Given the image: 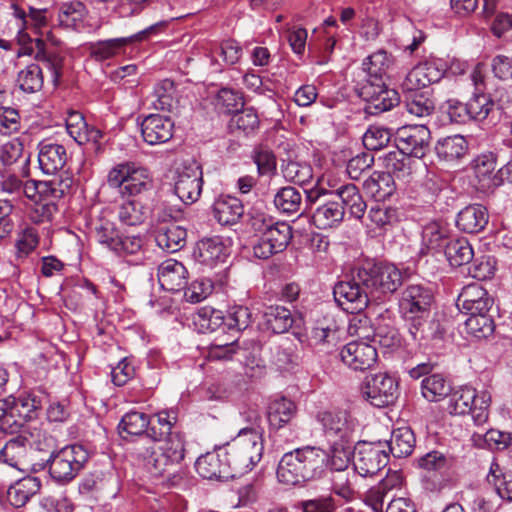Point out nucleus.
I'll use <instances>...</instances> for the list:
<instances>
[{"mask_svg":"<svg viewBox=\"0 0 512 512\" xmlns=\"http://www.w3.org/2000/svg\"><path fill=\"white\" fill-rule=\"evenodd\" d=\"M184 439L181 435L170 436L162 445L157 441H149L148 445L136 447L138 459L143 462L145 470L154 479H162L161 483L173 486L181 476L175 472V467L184 458Z\"/></svg>","mask_w":512,"mask_h":512,"instance_id":"2","label":"nucleus"},{"mask_svg":"<svg viewBox=\"0 0 512 512\" xmlns=\"http://www.w3.org/2000/svg\"><path fill=\"white\" fill-rule=\"evenodd\" d=\"M408 113L417 117H426L434 111V102L421 91L403 92Z\"/></svg>","mask_w":512,"mask_h":512,"instance_id":"53","label":"nucleus"},{"mask_svg":"<svg viewBox=\"0 0 512 512\" xmlns=\"http://www.w3.org/2000/svg\"><path fill=\"white\" fill-rule=\"evenodd\" d=\"M10 9L12 10L13 17L21 22V26L24 29H30L38 36L35 39L37 51L34 58L39 62L45 63L52 70L55 80H58L63 66V57L57 52L48 51L45 40L42 38L44 35L43 29L49 25V10L47 8L38 9L29 6L28 12H26L16 3H11Z\"/></svg>","mask_w":512,"mask_h":512,"instance_id":"4","label":"nucleus"},{"mask_svg":"<svg viewBox=\"0 0 512 512\" xmlns=\"http://www.w3.org/2000/svg\"><path fill=\"white\" fill-rule=\"evenodd\" d=\"M146 217L144 206L135 200L125 201L118 207V219L124 225H140Z\"/></svg>","mask_w":512,"mask_h":512,"instance_id":"56","label":"nucleus"},{"mask_svg":"<svg viewBox=\"0 0 512 512\" xmlns=\"http://www.w3.org/2000/svg\"><path fill=\"white\" fill-rule=\"evenodd\" d=\"M448 238V231L439 222L426 224L422 231V245L428 251H438L445 247Z\"/></svg>","mask_w":512,"mask_h":512,"instance_id":"54","label":"nucleus"},{"mask_svg":"<svg viewBox=\"0 0 512 512\" xmlns=\"http://www.w3.org/2000/svg\"><path fill=\"white\" fill-rule=\"evenodd\" d=\"M408 333L419 347H428L441 341L445 328L433 312L405 317Z\"/></svg>","mask_w":512,"mask_h":512,"instance_id":"12","label":"nucleus"},{"mask_svg":"<svg viewBox=\"0 0 512 512\" xmlns=\"http://www.w3.org/2000/svg\"><path fill=\"white\" fill-rule=\"evenodd\" d=\"M447 409L454 415L470 413L477 426L485 424L489 416L490 396L487 392L477 394L476 389L462 386L450 392Z\"/></svg>","mask_w":512,"mask_h":512,"instance_id":"10","label":"nucleus"},{"mask_svg":"<svg viewBox=\"0 0 512 512\" xmlns=\"http://www.w3.org/2000/svg\"><path fill=\"white\" fill-rule=\"evenodd\" d=\"M473 169L480 189L487 190L498 185L496 161L493 155L483 154L478 156L473 161Z\"/></svg>","mask_w":512,"mask_h":512,"instance_id":"41","label":"nucleus"},{"mask_svg":"<svg viewBox=\"0 0 512 512\" xmlns=\"http://www.w3.org/2000/svg\"><path fill=\"white\" fill-rule=\"evenodd\" d=\"M358 94L367 102L366 112L373 115L388 111L399 103V95L395 90L372 82L364 84Z\"/></svg>","mask_w":512,"mask_h":512,"instance_id":"21","label":"nucleus"},{"mask_svg":"<svg viewBox=\"0 0 512 512\" xmlns=\"http://www.w3.org/2000/svg\"><path fill=\"white\" fill-rule=\"evenodd\" d=\"M379 160L382 161V166L385 168L384 172L389 173L392 178L405 180L412 174L414 163L412 157L396 147L381 156Z\"/></svg>","mask_w":512,"mask_h":512,"instance_id":"34","label":"nucleus"},{"mask_svg":"<svg viewBox=\"0 0 512 512\" xmlns=\"http://www.w3.org/2000/svg\"><path fill=\"white\" fill-rule=\"evenodd\" d=\"M373 343L379 344L381 347L393 349L401 344V336L398 330L390 325H378L372 338Z\"/></svg>","mask_w":512,"mask_h":512,"instance_id":"64","label":"nucleus"},{"mask_svg":"<svg viewBox=\"0 0 512 512\" xmlns=\"http://www.w3.org/2000/svg\"><path fill=\"white\" fill-rule=\"evenodd\" d=\"M87 9L82 2L73 1L61 4L58 12V26L79 30L83 27Z\"/></svg>","mask_w":512,"mask_h":512,"instance_id":"40","label":"nucleus"},{"mask_svg":"<svg viewBox=\"0 0 512 512\" xmlns=\"http://www.w3.org/2000/svg\"><path fill=\"white\" fill-rule=\"evenodd\" d=\"M44 84L42 68L37 63H31L17 73L16 85L25 93H36Z\"/></svg>","mask_w":512,"mask_h":512,"instance_id":"46","label":"nucleus"},{"mask_svg":"<svg viewBox=\"0 0 512 512\" xmlns=\"http://www.w3.org/2000/svg\"><path fill=\"white\" fill-rule=\"evenodd\" d=\"M150 420L143 412L131 411L126 413L119 424V428L129 435H142L148 433Z\"/></svg>","mask_w":512,"mask_h":512,"instance_id":"60","label":"nucleus"},{"mask_svg":"<svg viewBox=\"0 0 512 512\" xmlns=\"http://www.w3.org/2000/svg\"><path fill=\"white\" fill-rule=\"evenodd\" d=\"M466 104L471 119L475 121L485 120L494 107L493 100L485 92H473Z\"/></svg>","mask_w":512,"mask_h":512,"instance_id":"57","label":"nucleus"},{"mask_svg":"<svg viewBox=\"0 0 512 512\" xmlns=\"http://www.w3.org/2000/svg\"><path fill=\"white\" fill-rule=\"evenodd\" d=\"M143 140L149 145H159L170 141L174 134V122L170 117L150 114L141 123Z\"/></svg>","mask_w":512,"mask_h":512,"instance_id":"26","label":"nucleus"},{"mask_svg":"<svg viewBox=\"0 0 512 512\" xmlns=\"http://www.w3.org/2000/svg\"><path fill=\"white\" fill-rule=\"evenodd\" d=\"M38 161L45 174H55L65 166L68 155L66 148L58 143L44 140L38 145Z\"/></svg>","mask_w":512,"mask_h":512,"instance_id":"29","label":"nucleus"},{"mask_svg":"<svg viewBox=\"0 0 512 512\" xmlns=\"http://www.w3.org/2000/svg\"><path fill=\"white\" fill-rule=\"evenodd\" d=\"M215 101L216 107L223 113H236L244 105L242 93L231 88H221Z\"/></svg>","mask_w":512,"mask_h":512,"instance_id":"61","label":"nucleus"},{"mask_svg":"<svg viewBox=\"0 0 512 512\" xmlns=\"http://www.w3.org/2000/svg\"><path fill=\"white\" fill-rule=\"evenodd\" d=\"M339 355L342 362L355 371L370 369L377 361L375 346L363 341L347 343Z\"/></svg>","mask_w":512,"mask_h":512,"instance_id":"23","label":"nucleus"},{"mask_svg":"<svg viewBox=\"0 0 512 512\" xmlns=\"http://www.w3.org/2000/svg\"><path fill=\"white\" fill-rule=\"evenodd\" d=\"M297 407L286 397H277L267 407V419L272 429L278 430L288 424L295 416Z\"/></svg>","mask_w":512,"mask_h":512,"instance_id":"37","label":"nucleus"},{"mask_svg":"<svg viewBox=\"0 0 512 512\" xmlns=\"http://www.w3.org/2000/svg\"><path fill=\"white\" fill-rule=\"evenodd\" d=\"M452 391L450 383L441 374H432L425 377L421 383V392L430 402L440 401Z\"/></svg>","mask_w":512,"mask_h":512,"instance_id":"50","label":"nucleus"},{"mask_svg":"<svg viewBox=\"0 0 512 512\" xmlns=\"http://www.w3.org/2000/svg\"><path fill=\"white\" fill-rule=\"evenodd\" d=\"M489 214L486 207L480 204L468 205L457 215L456 225L465 233H479L487 226Z\"/></svg>","mask_w":512,"mask_h":512,"instance_id":"31","label":"nucleus"},{"mask_svg":"<svg viewBox=\"0 0 512 512\" xmlns=\"http://www.w3.org/2000/svg\"><path fill=\"white\" fill-rule=\"evenodd\" d=\"M444 253L450 265L454 267L469 264L474 257L469 241L463 237L448 241Z\"/></svg>","mask_w":512,"mask_h":512,"instance_id":"45","label":"nucleus"},{"mask_svg":"<svg viewBox=\"0 0 512 512\" xmlns=\"http://www.w3.org/2000/svg\"><path fill=\"white\" fill-rule=\"evenodd\" d=\"M392 137L390 129L372 125L364 133L362 141L367 150L377 151L386 147Z\"/></svg>","mask_w":512,"mask_h":512,"instance_id":"62","label":"nucleus"},{"mask_svg":"<svg viewBox=\"0 0 512 512\" xmlns=\"http://www.w3.org/2000/svg\"><path fill=\"white\" fill-rule=\"evenodd\" d=\"M492 305L493 298L477 282L466 285L457 299V307L467 315L488 313Z\"/></svg>","mask_w":512,"mask_h":512,"instance_id":"25","label":"nucleus"},{"mask_svg":"<svg viewBox=\"0 0 512 512\" xmlns=\"http://www.w3.org/2000/svg\"><path fill=\"white\" fill-rule=\"evenodd\" d=\"M316 418L321 423L328 440L353 438L357 421L348 411L341 409L321 411Z\"/></svg>","mask_w":512,"mask_h":512,"instance_id":"16","label":"nucleus"},{"mask_svg":"<svg viewBox=\"0 0 512 512\" xmlns=\"http://www.w3.org/2000/svg\"><path fill=\"white\" fill-rule=\"evenodd\" d=\"M301 512H336L338 501L332 494L318 495L298 503Z\"/></svg>","mask_w":512,"mask_h":512,"instance_id":"63","label":"nucleus"},{"mask_svg":"<svg viewBox=\"0 0 512 512\" xmlns=\"http://www.w3.org/2000/svg\"><path fill=\"white\" fill-rule=\"evenodd\" d=\"M175 85L170 79H164L154 88L155 101L153 106L157 110L171 111L175 103Z\"/></svg>","mask_w":512,"mask_h":512,"instance_id":"59","label":"nucleus"},{"mask_svg":"<svg viewBox=\"0 0 512 512\" xmlns=\"http://www.w3.org/2000/svg\"><path fill=\"white\" fill-rule=\"evenodd\" d=\"M158 281L162 289L179 292L188 284V271L181 262L167 259L158 268Z\"/></svg>","mask_w":512,"mask_h":512,"instance_id":"27","label":"nucleus"},{"mask_svg":"<svg viewBox=\"0 0 512 512\" xmlns=\"http://www.w3.org/2000/svg\"><path fill=\"white\" fill-rule=\"evenodd\" d=\"M225 458L237 477L251 471L262 459L264 439L258 433H237L223 445Z\"/></svg>","mask_w":512,"mask_h":512,"instance_id":"5","label":"nucleus"},{"mask_svg":"<svg viewBox=\"0 0 512 512\" xmlns=\"http://www.w3.org/2000/svg\"><path fill=\"white\" fill-rule=\"evenodd\" d=\"M327 186L334 191V196L341 199L343 208L348 209L350 215L356 219H361L366 211L367 204L363 199L359 189L352 183L336 187L330 180L326 181Z\"/></svg>","mask_w":512,"mask_h":512,"instance_id":"30","label":"nucleus"},{"mask_svg":"<svg viewBox=\"0 0 512 512\" xmlns=\"http://www.w3.org/2000/svg\"><path fill=\"white\" fill-rule=\"evenodd\" d=\"M444 73V66L434 60L419 63L407 73L401 83V90L402 92L420 91L438 82Z\"/></svg>","mask_w":512,"mask_h":512,"instance_id":"19","label":"nucleus"},{"mask_svg":"<svg viewBox=\"0 0 512 512\" xmlns=\"http://www.w3.org/2000/svg\"><path fill=\"white\" fill-rule=\"evenodd\" d=\"M388 454L378 443L358 442L354 448L353 465L359 475L373 476L388 464Z\"/></svg>","mask_w":512,"mask_h":512,"instance_id":"14","label":"nucleus"},{"mask_svg":"<svg viewBox=\"0 0 512 512\" xmlns=\"http://www.w3.org/2000/svg\"><path fill=\"white\" fill-rule=\"evenodd\" d=\"M259 117L253 108L242 109L230 119L229 127L232 132H242L245 135L255 132L259 128Z\"/></svg>","mask_w":512,"mask_h":512,"instance_id":"55","label":"nucleus"},{"mask_svg":"<svg viewBox=\"0 0 512 512\" xmlns=\"http://www.w3.org/2000/svg\"><path fill=\"white\" fill-rule=\"evenodd\" d=\"M41 488V481L37 477L26 476L12 484L7 490V500L15 508H21Z\"/></svg>","mask_w":512,"mask_h":512,"instance_id":"36","label":"nucleus"},{"mask_svg":"<svg viewBox=\"0 0 512 512\" xmlns=\"http://www.w3.org/2000/svg\"><path fill=\"white\" fill-rule=\"evenodd\" d=\"M42 407L41 400L33 393L22 394L18 398L14 397V403L11 405L14 420H17V433L25 425L38 417V412Z\"/></svg>","mask_w":512,"mask_h":512,"instance_id":"33","label":"nucleus"},{"mask_svg":"<svg viewBox=\"0 0 512 512\" xmlns=\"http://www.w3.org/2000/svg\"><path fill=\"white\" fill-rule=\"evenodd\" d=\"M465 321V329L468 334L477 338H488L494 333L495 323L488 313L468 314Z\"/></svg>","mask_w":512,"mask_h":512,"instance_id":"52","label":"nucleus"},{"mask_svg":"<svg viewBox=\"0 0 512 512\" xmlns=\"http://www.w3.org/2000/svg\"><path fill=\"white\" fill-rule=\"evenodd\" d=\"M29 440L23 435L9 439L0 449V462L19 471L28 469Z\"/></svg>","mask_w":512,"mask_h":512,"instance_id":"28","label":"nucleus"},{"mask_svg":"<svg viewBox=\"0 0 512 512\" xmlns=\"http://www.w3.org/2000/svg\"><path fill=\"white\" fill-rule=\"evenodd\" d=\"M329 441V449L326 451L327 456V469L331 470H343L348 468L351 454L352 445L354 443L353 438L348 439H334Z\"/></svg>","mask_w":512,"mask_h":512,"instance_id":"38","label":"nucleus"},{"mask_svg":"<svg viewBox=\"0 0 512 512\" xmlns=\"http://www.w3.org/2000/svg\"><path fill=\"white\" fill-rule=\"evenodd\" d=\"M343 309L350 311L353 316L349 320L348 333L351 336H357L359 339L372 341L375 329L372 326L369 317L362 313L363 310L357 311L348 309V304L341 305Z\"/></svg>","mask_w":512,"mask_h":512,"instance_id":"51","label":"nucleus"},{"mask_svg":"<svg viewBox=\"0 0 512 512\" xmlns=\"http://www.w3.org/2000/svg\"><path fill=\"white\" fill-rule=\"evenodd\" d=\"M327 456L325 450L306 446L285 453L277 467L279 482L287 485H303L316 481L327 473Z\"/></svg>","mask_w":512,"mask_h":512,"instance_id":"3","label":"nucleus"},{"mask_svg":"<svg viewBox=\"0 0 512 512\" xmlns=\"http://www.w3.org/2000/svg\"><path fill=\"white\" fill-rule=\"evenodd\" d=\"M218 320L221 321L220 327L223 331L227 328L239 333L248 328L252 323V313L248 307L235 305L229 309L225 317H223L219 311L213 312L209 319V326H211L212 323L217 324Z\"/></svg>","mask_w":512,"mask_h":512,"instance_id":"32","label":"nucleus"},{"mask_svg":"<svg viewBox=\"0 0 512 512\" xmlns=\"http://www.w3.org/2000/svg\"><path fill=\"white\" fill-rule=\"evenodd\" d=\"M156 423L153 422L148 429V436L153 439V441H161L164 437L167 436V439L170 436H174L171 432L173 425L176 422V416L173 412L169 411H161L155 415Z\"/></svg>","mask_w":512,"mask_h":512,"instance_id":"58","label":"nucleus"},{"mask_svg":"<svg viewBox=\"0 0 512 512\" xmlns=\"http://www.w3.org/2000/svg\"><path fill=\"white\" fill-rule=\"evenodd\" d=\"M92 233L101 245L119 256L136 255L143 247V239L139 235H125L113 221L102 215L93 223Z\"/></svg>","mask_w":512,"mask_h":512,"instance_id":"8","label":"nucleus"},{"mask_svg":"<svg viewBox=\"0 0 512 512\" xmlns=\"http://www.w3.org/2000/svg\"><path fill=\"white\" fill-rule=\"evenodd\" d=\"M197 473L204 479L227 480L236 478L228 458H225L224 448L218 447L214 452L200 456L195 463Z\"/></svg>","mask_w":512,"mask_h":512,"instance_id":"20","label":"nucleus"},{"mask_svg":"<svg viewBox=\"0 0 512 512\" xmlns=\"http://www.w3.org/2000/svg\"><path fill=\"white\" fill-rule=\"evenodd\" d=\"M192 255L197 263L213 268L225 262L229 251L221 237L213 236L197 241Z\"/></svg>","mask_w":512,"mask_h":512,"instance_id":"24","label":"nucleus"},{"mask_svg":"<svg viewBox=\"0 0 512 512\" xmlns=\"http://www.w3.org/2000/svg\"><path fill=\"white\" fill-rule=\"evenodd\" d=\"M430 139V131L424 125L405 126L398 129L395 143L396 148L411 157L425 156Z\"/></svg>","mask_w":512,"mask_h":512,"instance_id":"18","label":"nucleus"},{"mask_svg":"<svg viewBox=\"0 0 512 512\" xmlns=\"http://www.w3.org/2000/svg\"><path fill=\"white\" fill-rule=\"evenodd\" d=\"M212 212L214 218L221 225H233L243 216L244 208L236 197L225 196L215 200Z\"/></svg>","mask_w":512,"mask_h":512,"instance_id":"35","label":"nucleus"},{"mask_svg":"<svg viewBox=\"0 0 512 512\" xmlns=\"http://www.w3.org/2000/svg\"><path fill=\"white\" fill-rule=\"evenodd\" d=\"M111 188L118 189L125 197H136L153 189L154 182L148 168L132 161L114 165L107 176Z\"/></svg>","mask_w":512,"mask_h":512,"instance_id":"6","label":"nucleus"},{"mask_svg":"<svg viewBox=\"0 0 512 512\" xmlns=\"http://www.w3.org/2000/svg\"><path fill=\"white\" fill-rule=\"evenodd\" d=\"M363 189L376 201H384L395 191L394 179L389 173L375 171L364 181Z\"/></svg>","mask_w":512,"mask_h":512,"instance_id":"39","label":"nucleus"},{"mask_svg":"<svg viewBox=\"0 0 512 512\" xmlns=\"http://www.w3.org/2000/svg\"><path fill=\"white\" fill-rule=\"evenodd\" d=\"M274 205L281 213H299L303 206L302 193L293 186L282 187L274 196Z\"/></svg>","mask_w":512,"mask_h":512,"instance_id":"47","label":"nucleus"},{"mask_svg":"<svg viewBox=\"0 0 512 512\" xmlns=\"http://www.w3.org/2000/svg\"><path fill=\"white\" fill-rule=\"evenodd\" d=\"M187 231L181 226L171 224L162 227L156 234L157 245L167 251L174 253L182 249L186 244Z\"/></svg>","mask_w":512,"mask_h":512,"instance_id":"42","label":"nucleus"},{"mask_svg":"<svg viewBox=\"0 0 512 512\" xmlns=\"http://www.w3.org/2000/svg\"><path fill=\"white\" fill-rule=\"evenodd\" d=\"M88 458V451L82 445L73 444L52 452L43 468L48 465L51 478L65 484L78 475Z\"/></svg>","mask_w":512,"mask_h":512,"instance_id":"9","label":"nucleus"},{"mask_svg":"<svg viewBox=\"0 0 512 512\" xmlns=\"http://www.w3.org/2000/svg\"><path fill=\"white\" fill-rule=\"evenodd\" d=\"M166 25L167 22L161 21L130 37L114 38L91 43L89 46V54L96 61L108 60L118 55L128 44L133 41L144 40L149 34L157 33L159 29L166 27Z\"/></svg>","mask_w":512,"mask_h":512,"instance_id":"15","label":"nucleus"},{"mask_svg":"<svg viewBox=\"0 0 512 512\" xmlns=\"http://www.w3.org/2000/svg\"><path fill=\"white\" fill-rule=\"evenodd\" d=\"M203 172L196 161L183 164L175 177L174 192L185 204L195 203L202 192Z\"/></svg>","mask_w":512,"mask_h":512,"instance_id":"13","label":"nucleus"},{"mask_svg":"<svg viewBox=\"0 0 512 512\" xmlns=\"http://www.w3.org/2000/svg\"><path fill=\"white\" fill-rule=\"evenodd\" d=\"M389 449L396 458L409 456L415 447V436L409 427L394 429L389 441Z\"/></svg>","mask_w":512,"mask_h":512,"instance_id":"49","label":"nucleus"},{"mask_svg":"<svg viewBox=\"0 0 512 512\" xmlns=\"http://www.w3.org/2000/svg\"><path fill=\"white\" fill-rule=\"evenodd\" d=\"M292 239V228L285 222H278L274 230L260 235L253 244V255L258 259H268L284 251Z\"/></svg>","mask_w":512,"mask_h":512,"instance_id":"17","label":"nucleus"},{"mask_svg":"<svg viewBox=\"0 0 512 512\" xmlns=\"http://www.w3.org/2000/svg\"><path fill=\"white\" fill-rule=\"evenodd\" d=\"M402 282V273L394 264L366 262L353 271L351 280L337 283L333 294L339 305L360 311L393 294Z\"/></svg>","mask_w":512,"mask_h":512,"instance_id":"1","label":"nucleus"},{"mask_svg":"<svg viewBox=\"0 0 512 512\" xmlns=\"http://www.w3.org/2000/svg\"><path fill=\"white\" fill-rule=\"evenodd\" d=\"M326 185L323 178L313 188L303 190L306 195L305 209L309 207L312 210L316 205L312 212V221L319 229H327L339 224L345 215L343 205L337 201L326 199L334 194V191Z\"/></svg>","mask_w":512,"mask_h":512,"instance_id":"7","label":"nucleus"},{"mask_svg":"<svg viewBox=\"0 0 512 512\" xmlns=\"http://www.w3.org/2000/svg\"><path fill=\"white\" fill-rule=\"evenodd\" d=\"M467 150L468 143L461 135H453L440 139L435 146L437 156L446 162H452L462 158Z\"/></svg>","mask_w":512,"mask_h":512,"instance_id":"43","label":"nucleus"},{"mask_svg":"<svg viewBox=\"0 0 512 512\" xmlns=\"http://www.w3.org/2000/svg\"><path fill=\"white\" fill-rule=\"evenodd\" d=\"M266 324L276 334L287 332L294 323L291 311L283 306L271 305L264 312Z\"/></svg>","mask_w":512,"mask_h":512,"instance_id":"48","label":"nucleus"},{"mask_svg":"<svg viewBox=\"0 0 512 512\" xmlns=\"http://www.w3.org/2000/svg\"><path fill=\"white\" fill-rule=\"evenodd\" d=\"M394 64V58L384 49H379L363 60L362 68L370 77L381 80Z\"/></svg>","mask_w":512,"mask_h":512,"instance_id":"44","label":"nucleus"},{"mask_svg":"<svg viewBox=\"0 0 512 512\" xmlns=\"http://www.w3.org/2000/svg\"><path fill=\"white\" fill-rule=\"evenodd\" d=\"M364 398L378 408L393 404L399 395L398 382L385 372L367 375L362 383Z\"/></svg>","mask_w":512,"mask_h":512,"instance_id":"11","label":"nucleus"},{"mask_svg":"<svg viewBox=\"0 0 512 512\" xmlns=\"http://www.w3.org/2000/svg\"><path fill=\"white\" fill-rule=\"evenodd\" d=\"M434 302L432 290L421 284L408 285L401 294L400 309L405 317L431 311Z\"/></svg>","mask_w":512,"mask_h":512,"instance_id":"22","label":"nucleus"}]
</instances>
